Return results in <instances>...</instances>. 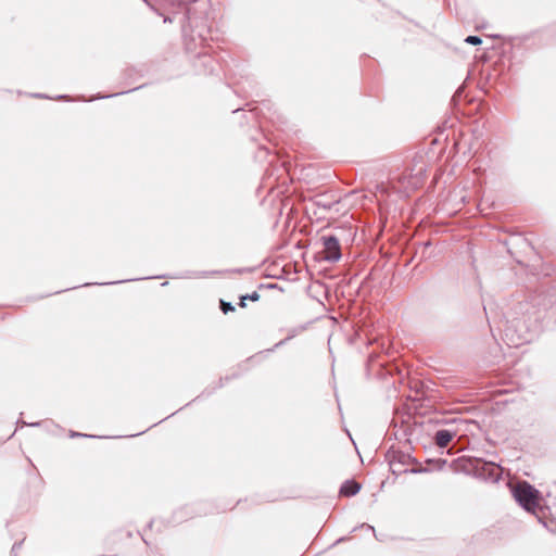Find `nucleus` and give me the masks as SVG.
I'll return each mask as SVG.
<instances>
[{
    "label": "nucleus",
    "instance_id": "nucleus-17",
    "mask_svg": "<svg viewBox=\"0 0 556 556\" xmlns=\"http://www.w3.org/2000/svg\"><path fill=\"white\" fill-rule=\"evenodd\" d=\"M70 437L71 438H83V437L84 438H93V435H88V434L76 432V431H71Z\"/></svg>",
    "mask_w": 556,
    "mask_h": 556
},
{
    "label": "nucleus",
    "instance_id": "nucleus-31",
    "mask_svg": "<svg viewBox=\"0 0 556 556\" xmlns=\"http://www.w3.org/2000/svg\"><path fill=\"white\" fill-rule=\"evenodd\" d=\"M276 287H277V285H275V283L268 286V288H271V289H275Z\"/></svg>",
    "mask_w": 556,
    "mask_h": 556
},
{
    "label": "nucleus",
    "instance_id": "nucleus-10",
    "mask_svg": "<svg viewBox=\"0 0 556 556\" xmlns=\"http://www.w3.org/2000/svg\"><path fill=\"white\" fill-rule=\"evenodd\" d=\"M501 472L502 468L496 463L489 460V481L498 482Z\"/></svg>",
    "mask_w": 556,
    "mask_h": 556
},
{
    "label": "nucleus",
    "instance_id": "nucleus-4",
    "mask_svg": "<svg viewBox=\"0 0 556 556\" xmlns=\"http://www.w3.org/2000/svg\"><path fill=\"white\" fill-rule=\"evenodd\" d=\"M184 20L188 22V24H184L182 25V33H184L185 40H186V49L188 51H194L195 54L198 55V58L202 61V64L205 67H207L210 73H213L214 72V65H213L214 64V60H213V58L211 55L206 54L203 51H197L198 42L195 40V37L192 34L188 35V27L190 26L189 11H187V13L185 14ZM204 40L205 39L199 34V45L200 46H202Z\"/></svg>",
    "mask_w": 556,
    "mask_h": 556
},
{
    "label": "nucleus",
    "instance_id": "nucleus-14",
    "mask_svg": "<svg viewBox=\"0 0 556 556\" xmlns=\"http://www.w3.org/2000/svg\"><path fill=\"white\" fill-rule=\"evenodd\" d=\"M464 41L468 45H472V46H478V45H481L483 42L482 38L480 36H476V35H470V36H467Z\"/></svg>",
    "mask_w": 556,
    "mask_h": 556
},
{
    "label": "nucleus",
    "instance_id": "nucleus-28",
    "mask_svg": "<svg viewBox=\"0 0 556 556\" xmlns=\"http://www.w3.org/2000/svg\"><path fill=\"white\" fill-rule=\"evenodd\" d=\"M345 540H346V538L342 536V538L338 539V540L334 542V544H339V543H341V542H344Z\"/></svg>",
    "mask_w": 556,
    "mask_h": 556
},
{
    "label": "nucleus",
    "instance_id": "nucleus-26",
    "mask_svg": "<svg viewBox=\"0 0 556 556\" xmlns=\"http://www.w3.org/2000/svg\"><path fill=\"white\" fill-rule=\"evenodd\" d=\"M58 100H68V96L61 94L56 98Z\"/></svg>",
    "mask_w": 556,
    "mask_h": 556
},
{
    "label": "nucleus",
    "instance_id": "nucleus-6",
    "mask_svg": "<svg viewBox=\"0 0 556 556\" xmlns=\"http://www.w3.org/2000/svg\"><path fill=\"white\" fill-rule=\"evenodd\" d=\"M511 49L509 41L502 40L497 36L489 35V63L493 58H497L493 64L496 66L501 59Z\"/></svg>",
    "mask_w": 556,
    "mask_h": 556
},
{
    "label": "nucleus",
    "instance_id": "nucleus-29",
    "mask_svg": "<svg viewBox=\"0 0 556 556\" xmlns=\"http://www.w3.org/2000/svg\"><path fill=\"white\" fill-rule=\"evenodd\" d=\"M189 277H190L189 275H185V276H173L172 278L181 279V278H189Z\"/></svg>",
    "mask_w": 556,
    "mask_h": 556
},
{
    "label": "nucleus",
    "instance_id": "nucleus-27",
    "mask_svg": "<svg viewBox=\"0 0 556 556\" xmlns=\"http://www.w3.org/2000/svg\"><path fill=\"white\" fill-rule=\"evenodd\" d=\"M509 331H510V328L507 326L505 329H504V333H505V337H509Z\"/></svg>",
    "mask_w": 556,
    "mask_h": 556
},
{
    "label": "nucleus",
    "instance_id": "nucleus-16",
    "mask_svg": "<svg viewBox=\"0 0 556 556\" xmlns=\"http://www.w3.org/2000/svg\"><path fill=\"white\" fill-rule=\"evenodd\" d=\"M134 279H123V280H118V281H112V282H103V285H115V283H124V282H128V281H132ZM92 283H84L83 287H88V286H91ZM100 286H102V283H99Z\"/></svg>",
    "mask_w": 556,
    "mask_h": 556
},
{
    "label": "nucleus",
    "instance_id": "nucleus-2",
    "mask_svg": "<svg viewBox=\"0 0 556 556\" xmlns=\"http://www.w3.org/2000/svg\"><path fill=\"white\" fill-rule=\"evenodd\" d=\"M455 470L472 478L486 481V459L470 455H464L455 462Z\"/></svg>",
    "mask_w": 556,
    "mask_h": 556
},
{
    "label": "nucleus",
    "instance_id": "nucleus-8",
    "mask_svg": "<svg viewBox=\"0 0 556 556\" xmlns=\"http://www.w3.org/2000/svg\"><path fill=\"white\" fill-rule=\"evenodd\" d=\"M455 435V431L448 429H440L434 434V442L439 447H445Z\"/></svg>",
    "mask_w": 556,
    "mask_h": 556
},
{
    "label": "nucleus",
    "instance_id": "nucleus-32",
    "mask_svg": "<svg viewBox=\"0 0 556 556\" xmlns=\"http://www.w3.org/2000/svg\"><path fill=\"white\" fill-rule=\"evenodd\" d=\"M162 277H163V276H156L155 278H156V279H160V278H162Z\"/></svg>",
    "mask_w": 556,
    "mask_h": 556
},
{
    "label": "nucleus",
    "instance_id": "nucleus-1",
    "mask_svg": "<svg viewBox=\"0 0 556 556\" xmlns=\"http://www.w3.org/2000/svg\"><path fill=\"white\" fill-rule=\"evenodd\" d=\"M469 263L466 269V288L476 293L482 301L483 312L486 314V304L483 296V277L486 271V252L482 244L469 242L467 248Z\"/></svg>",
    "mask_w": 556,
    "mask_h": 556
},
{
    "label": "nucleus",
    "instance_id": "nucleus-20",
    "mask_svg": "<svg viewBox=\"0 0 556 556\" xmlns=\"http://www.w3.org/2000/svg\"><path fill=\"white\" fill-rule=\"evenodd\" d=\"M412 473H420V472H427L428 469L424 467L413 468L409 470Z\"/></svg>",
    "mask_w": 556,
    "mask_h": 556
},
{
    "label": "nucleus",
    "instance_id": "nucleus-25",
    "mask_svg": "<svg viewBox=\"0 0 556 556\" xmlns=\"http://www.w3.org/2000/svg\"><path fill=\"white\" fill-rule=\"evenodd\" d=\"M364 527H366L367 529H369V530H371L372 532H375L374 527H371V526H369V525H367V523H363V525H362V528H364Z\"/></svg>",
    "mask_w": 556,
    "mask_h": 556
},
{
    "label": "nucleus",
    "instance_id": "nucleus-9",
    "mask_svg": "<svg viewBox=\"0 0 556 556\" xmlns=\"http://www.w3.org/2000/svg\"><path fill=\"white\" fill-rule=\"evenodd\" d=\"M361 490V484L355 480H346L340 488V494L343 496H354Z\"/></svg>",
    "mask_w": 556,
    "mask_h": 556
},
{
    "label": "nucleus",
    "instance_id": "nucleus-23",
    "mask_svg": "<svg viewBox=\"0 0 556 556\" xmlns=\"http://www.w3.org/2000/svg\"><path fill=\"white\" fill-rule=\"evenodd\" d=\"M34 98H37V99H47L48 96L43 94V93H34L31 94Z\"/></svg>",
    "mask_w": 556,
    "mask_h": 556
},
{
    "label": "nucleus",
    "instance_id": "nucleus-18",
    "mask_svg": "<svg viewBox=\"0 0 556 556\" xmlns=\"http://www.w3.org/2000/svg\"><path fill=\"white\" fill-rule=\"evenodd\" d=\"M17 424H21L22 426H29V427H39L40 426L39 421H37V422H25L23 420H18Z\"/></svg>",
    "mask_w": 556,
    "mask_h": 556
},
{
    "label": "nucleus",
    "instance_id": "nucleus-5",
    "mask_svg": "<svg viewBox=\"0 0 556 556\" xmlns=\"http://www.w3.org/2000/svg\"><path fill=\"white\" fill-rule=\"evenodd\" d=\"M320 241L324 247V260L329 263L338 262L341 254V247L339 239L334 235H324L320 237Z\"/></svg>",
    "mask_w": 556,
    "mask_h": 556
},
{
    "label": "nucleus",
    "instance_id": "nucleus-22",
    "mask_svg": "<svg viewBox=\"0 0 556 556\" xmlns=\"http://www.w3.org/2000/svg\"><path fill=\"white\" fill-rule=\"evenodd\" d=\"M231 271L237 273V274H242L245 271H250V269L249 268H236V269H232Z\"/></svg>",
    "mask_w": 556,
    "mask_h": 556
},
{
    "label": "nucleus",
    "instance_id": "nucleus-3",
    "mask_svg": "<svg viewBox=\"0 0 556 556\" xmlns=\"http://www.w3.org/2000/svg\"><path fill=\"white\" fill-rule=\"evenodd\" d=\"M513 496L516 502L527 511L532 513L539 506L540 492L530 483L519 482L513 489Z\"/></svg>",
    "mask_w": 556,
    "mask_h": 556
},
{
    "label": "nucleus",
    "instance_id": "nucleus-11",
    "mask_svg": "<svg viewBox=\"0 0 556 556\" xmlns=\"http://www.w3.org/2000/svg\"><path fill=\"white\" fill-rule=\"evenodd\" d=\"M504 245H507V251L509 253H513L511 252V247H516V245H525V247H529V243L523 239V238H520V237H511L509 239V241H507L506 239L502 241Z\"/></svg>",
    "mask_w": 556,
    "mask_h": 556
},
{
    "label": "nucleus",
    "instance_id": "nucleus-24",
    "mask_svg": "<svg viewBox=\"0 0 556 556\" xmlns=\"http://www.w3.org/2000/svg\"><path fill=\"white\" fill-rule=\"evenodd\" d=\"M495 236H496L495 233H493V232H491V231L489 230V233H488L489 242L493 241V238H494Z\"/></svg>",
    "mask_w": 556,
    "mask_h": 556
},
{
    "label": "nucleus",
    "instance_id": "nucleus-30",
    "mask_svg": "<svg viewBox=\"0 0 556 556\" xmlns=\"http://www.w3.org/2000/svg\"><path fill=\"white\" fill-rule=\"evenodd\" d=\"M164 22H165V23H166V22L170 23V22H172V20H170L169 17H165V18H164Z\"/></svg>",
    "mask_w": 556,
    "mask_h": 556
},
{
    "label": "nucleus",
    "instance_id": "nucleus-21",
    "mask_svg": "<svg viewBox=\"0 0 556 556\" xmlns=\"http://www.w3.org/2000/svg\"><path fill=\"white\" fill-rule=\"evenodd\" d=\"M293 337V334L289 336L288 338L279 341L278 343L275 344V348H279L281 345H283L289 339H291Z\"/></svg>",
    "mask_w": 556,
    "mask_h": 556
},
{
    "label": "nucleus",
    "instance_id": "nucleus-12",
    "mask_svg": "<svg viewBox=\"0 0 556 556\" xmlns=\"http://www.w3.org/2000/svg\"><path fill=\"white\" fill-rule=\"evenodd\" d=\"M258 301L260 300V294L258 292L256 291H253L252 293H248V294H244L242 296H240V302H239V306L240 307H245L247 304H245V301Z\"/></svg>",
    "mask_w": 556,
    "mask_h": 556
},
{
    "label": "nucleus",
    "instance_id": "nucleus-13",
    "mask_svg": "<svg viewBox=\"0 0 556 556\" xmlns=\"http://www.w3.org/2000/svg\"><path fill=\"white\" fill-rule=\"evenodd\" d=\"M219 308L224 314L235 312V309H236V307L230 302H227L225 300L219 301Z\"/></svg>",
    "mask_w": 556,
    "mask_h": 556
},
{
    "label": "nucleus",
    "instance_id": "nucleus-7",
    "mask_svg": "<svg viewBox=\"0 0 556 556\" xmlns=\"http://www.w3.org/2000/svg\"><path fill=\"white\" fill-rule=\"evenodd\" d=\"M485 61L486 52H483L468 71V79L477 81V86L481 88V90H484L486 86V77L483 76V67Z\"/></svg>",
    "mask_w": 556,
    "mask_h": 556
},
{
    "label": "nucleus",
    "instance_id": "nucleus-15",
    "mask_svg": "<svg viewBox=\"0 0 556 556\" xmlns=\"http://www.w3.org/2000/svg\"><path fill=\"white\" fill-rule=\"evenodd\" d=\"M140 87L134 88V89H131V91L137 90ZM128 92H130V90H128ZM124 93H127V91L115 92V93L109 94V96H98L97 99L112 98V97H116V96L124 94Z\"/></svg>",
    "mask_w": 556,
    "mask_h": 556
},
{
    "label": "nucleus",
    "instance_id": "nucleus-19",
    "mask_svg": "<svg viewBox=\"0 0 556 556\" xmlns=\"http://www.w3.org/2000/svg\"><path fill=\"white\" fill-rule=\"evenodd\" d=\"M21 545H22V542L14 543V545L12 546V549H11V554L16 556L15 553L18 552V548L21 547Z\"/></svg>",
    "mask_w": 556,
    "mask_h": 556
}]
</instances>
